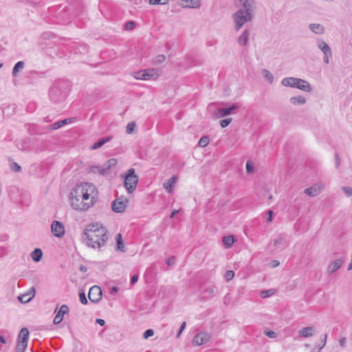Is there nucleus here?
I'll use <instances>...</instances> for the list:
<instances>
[{"label":"nucleus","instance_id":"nucleus-40","mask_svg":"<svg viewBox=\"0 0 352 352\" xmlns=\"http://www.w3.org/2000/svg\"><path fill=\"white\" fill-rule=\"evenodd\" d=\"M264 334L270 338H276L277 337V333L272 330H266L264 331Z\"/></svg>","mask_w":352,"mask_h":352},{"label":"nucleus","instance_id":"nucleus-1","mask_svg":"<svg viewBox=\"0 0 352 352\" xmlns=\"http://www.w3.org/2000/svg\"><path fill=\"white\" fill-rule=\"evenodd\" d=\"M70 195L73 208L85 210L94 204L96 195V188L91 184L83 183L74 188Z\"/></svg>","mask_w":352,"mask_h":352},{"label":"nucleus","instance_id":"nucleus-50","mask_svg":"<svg viewBox=\"0 0 352 352\" xmlns=\"http://www.w3.org/2000/svg\"><path fill=\"white\" fill-rule=\"evenodd\" d=\"M204 292L208 294V295H212L214 292V288L213 287H208L205 289Z\"/></svg>","mask_w":352,"mask_h":352},{"label":"nucleus","instance_id":"nucleus-32","mask_svg":"<svg viewBox=\"0 0 352 352\" xmlns=\"http://www.w3.org/2000/svg\"><path fill=\"white\" fill-rule=\"evenodd\" d=\"M262 73L263 74L264 78L270 83L272 84L274 81V76L273 75L266 69H263L262 70Z\"/></svg>","mask_w":352,"mask_h":352},{"label":"nucleus","instance_id":"nucleus-39","mask_svg":"<svg viewBox=\"0 0 352 352\" xmlns=\"http://www.w3.org/2000/svg\"><path fill=\"white\" fill-rule=\"evenodd\" d=\"M234 273L232 270H228L226 272L224 278L227 281L232 280L234 278Z\"/></svg>","mask_w":352,"mask_h":352},{"label":"nucleus","instance_id":"nucleus-25","mask_svg":"<svg viewBox=\"0 0 352 352\" xmlns=\"http://www.w3.org/2000/svg\"><path fill=\"white\" fill-rule=\"evenodd\" d=\"M72 121H73L72 118H67V119H65V120H60V121L56 122L54 123L53 124H52L50 126V129L51 130H56V129H58L60 128L61 126H64L65 124L72 123Z\"/></svg>","mask_w":352,"mask_h":352},{"label":"nucleus","instance_id":"nucleus-18","mask_svg":"<svg viewBox=\"0 0 352 352\" xmlns=\"http://www.w3.org/2000/svg\"><path fill=\"white\" fill-rule=\"evenodd\" d=\"M296 88L306 92H311L312 91V87L310 83L301 78H298Z\"/></svg>","mask_w":352,"mask_h":352},{"label":"nucleus","instance_id":"nucleus-37","mask_svg":"<svg viewBox=\"0 0 352 352\" xmlns=\"http://www.w3.org/2000/svg\"><path fill=\"white\" fill-rule=\"evenodd\" d=\"M245 166L248 174H250L254 171V165L251 161H248Z\"/></svg>","mask_w":352,"mask_h":352},{"label":"nucleus","instance_id":"nucleus-26","mask_svg":"<svg viewBox=\"0 0 352 352\" xmlns=\"http://www.w3.org/2000/svg\"><path fill=\"white\" fill-rule=\"evenodd\" d=\"M176 182L177 177L175 176H173L164 183V188L167 192H171L173 190V186L176 183Z\"/></svg>","mask_w":352,"mask_h":352},{"label":"nucleus","instance_id":"nucleus-64","mask_svg":"<svg viewBox=\"0 0 352 352\" xmlns=\"http://www.w3.org/2000/svg\"><path fill=\"white\" fill-rule=\"evenodd\" d=\"M4 348L2 346H0V351H3Z\"/></svg>","mask_w":352,"mask_h":352},{"label":"nucleus","instance_id":"nucleus-35","mask_svg":"<svg viewBox=\"0 0 352 352\" xmlns=\"http://www.w3.org/2000/svg\"><path fill=\"white\" fill-rule=\"evenodd\" d=\"M166 60V56L164 54L157 55L155 60H153V63L155 65H160L163 63Z\"/></svg>","mask_w":352,"mask_h":352},{"label":"nucleus","instance_id":"nucleus-20","mask_svg":"<svg viewBox=\"0 0 352 352\" xmlns=\"http://www.w3.org/2000/svg\"><path fill=\"white\" fill-rule=\"evenodd\" d=\"M180 4L183 8H198L200 7L199 0H181Z\"/></svg>","mask_w":352,"mask_h":352},{"label":"nucleus","instance_id":"nucleus-59","mask_svg":"<svg viewBox=\"0 0 352 352\" xmlns=\"http://www.w3.org/2000/svg\"><path fill=\"white\" fill-rule=\"evenodd\" d=\"M109 163L110 164V166H115L117 164V161L116 159L112 158L109 160Z\"/></svg>","mask_w":352,"mask_h":352},{"label":"nucleus","instance_id":"nucleus-4","mask_svg":"<svg viewBox=\"0 0 352 352\" xmlns=\"http://www.w3.org/2000/svg\"><path fill=\"white\" fill-rule=\"evenodd\" d=\"M65 82L56 83L50 91V97L52 100L58 102L63 100L67 94V87Z\"/></svg>","mask_w":352,"mask_h":352},{"label":"nucleus","instance_id":"nucleus-33","mask_svg":"<svg viewBox=\"0 0 352 352\" xmlns=\"http://www.w3.org/2000/svg\"><path fill=\"white\" fill-rule=\"evenodd\" d=\"M116 241H117V245L118 249L121 252H124V247L122 243V239L121 234H118L116 235Z\"/></svg>","mask_w":352,"mask_h":352},{"label":"nucleus","instance_id":"nucleus-24","mask_svg":"<svg viewBox=\"0 0 352 352\" xmlns=\"http://www.w3.org/2000/svg\"><path fill=\"white\" fill-rule=\"evenodd\" d=\"M314 328L313 327H307L301 329L298 331L300 336L303 338H309L314 335Z\"/></svg>","mask_w":352,"mask_h":352},{"label":"nucleus","instance_id":"nucleus-7","mask_svg":"<svg viewBox=\"0 0 352 352\" xmlns=\"http://www.w3.org/2000/svg\"><path fill=\"white\" fill-rule=\"evenodd\" d=\"M29 338V331L27 328L23 327L21 329L19 333L17 344L16 347V352H24L28 346V341Z\"/></svg>","mask_w":352,"mask_h":352},{"label":"nucleus","instance_id":"nucleus-2","mask_svg":"<svg viewBox=\"0 0 352 352\" xmlns=\"http://www.w3.org/2000/svg\"><path fill=\"white\" fill-rule=\"evenodd\" d=\"M82 239L90 248H100L108 240L107 230L101 223H90L85 228Z\"/></svg>","mask_w":352,"mask_h":352},{"label":"nucleus","instance_id":"nucleus-17","mask_svg":"<svg viewBox=\"0 0 352 352\" xmlns=\"http://www.w3.org/2000/svg\"><path fill=\"white\" fill-rule=\"evenodd\" d=\"M323 189V186L322 184H315L313 186L306 188L304 191L305 194L311 197H315L319 195L322 190Z\"/></svg>","mask_w":352,"mask_h":352},{"label":"nucleus","instance_id":"nucleus-61","mask_svg":"<svg viewBox=\"0 0 352 352\" xmlns=\"http://www.w3.org/2000/svg\"><path fill=\"white\" fill-rule=\"evenodd\" d=\"M331 57V56H327V55H324V62L327 64H328L329 63V58Z\"/></svg>","mask_w":352,"mask_h":352},{"label":"nucleus","instance_id":"nucleus-21","mask_svg":"<svg viewBox=\"0 0 352 352\" xmlns=\"http://www.w3.org/2000/svg\"><path fill=\"white\" fill-rule=\"evenodd\" d=\"M250 32L248 30H245L241 36H239L237 39L238 43L241 46H245L248 44L249 38H250Z\"/></svg>","mask_w":352,"mask_h":352},{"label":"nucleus","instance_id":"nucleus-36","mask_svg":"<svg viewBox=\"0 0 352 352\" xmlns=\"http://www.w3.org/2000/svg\"><path fill=\"white\" fill-rule=\"evenodd\" d=\"M135 127V122H129L127 126H126V133L128 134H131L133 133V131H134V129Z\"/></svg>","mask_w":352,"mask_h":352},{"label":"nucleus","instance_id":"nucleus-31","mask_svg":"<svg viewBox=\"0 0 352 352\" xmlns=\"http://www.w3.org/2000/svg\"><path fill=\"white\" fill-rule=\"evenodd\" d=\"M24 67V63L23 61L17 62L12 69V75L16 76L18 72Z\"/></svg>","mask_w":352,"mask_h":352},{"label":"nucleus","instance_id":"nucleus-38","mask_svg":"<svg viewBox=\"0 0 352 352\" xmlns=\"http://www.w3.org/2000/svg\"><path fill=\"white\" fill-rule=\"evenodd\" d=\"M274 294L272 289H267V290H263L261 292V295L262 298H265L267 297H269L272 296Z\"/></svg>","mask_w":352,"mask_h":352},{"label":"nucleus","instance_id":"nucleus-45","mask_svg":"<svg viewBox=\"0 0 352 352\" xmlns=\"http://www.w3.org/2000/svg\"><path fill=\"white\" fill-rule=\"evenodd\" d=\"M79 298H80V301L82 304H83V305L87 304V300L85 294L84 292H82L79 293Z\"/></svg>","mask_w":352,"mask_h":352},{"label":"nucleus","instance_id":"nucleus-5","mask_svg":"<svg viewBox=\"0 0 352 352\" xmlns=\"http://www.w3.org/2000/svg\"><path fill=\"white\" fill-rule=\"evenodd\" d=\"M161 75V72L159 69L150 68L139 71L135 75V78L138 80H157Z\"/></svg>","mask_w":352,"mask_h":352},{"label":"nucleus","instance_id":"nucleus-23","mask_svg":"<svg viewBox=\"0 0 352 352\" xmlns=\"http://www.w3.org/2000/svg\"><path fill=\"white\" fill-rule=\"evenodd\" d=\"M309 28L314 33L319 35L323 34L325 31L324 26L318 23H311Z\"/></svg>","mask_w":352,"mask_h":352},{"label":"nucleus","instance_id":"nucleus-14","mask_svg":"<svg viewBox=\"0 0 352 352\" xmlns=\"http://www.w3.org/2000/svg\"><path fill=\"white\" fill-rule=\"evenodd\" d=\"M35 294V288L32 287L25 294L19 296L18 299L22 303H26L30 302L34 297Z\"/></svg>","mask_w":352,"mask_h":352},{"label":"nucleus","instance_id":"nucleus-48","mask_svg":"<svg viewBox=\"0 0 352 352\" xmlns=\"http://www.w3.org/2000/svg\"><path fill=\"white\" fill-rule=\"evenodd\" d=\"M186 322H183L182 323V325L180 327V329L177 334V338H179L181 335V333H182V331L184 330V329L186 328Z\"/></svg>","mask_w":352,"mask_h":352},{"label":"nucleus","instance_id":"nucleus-43","mask_svg":"<svg viewBox=\"0 0 352 352\" xmlns=\"http://www.w3.org/2000/svg\"><path fill=\"white\" fill-rule=\"evenodd\" d=\"M232 122V118H226L220 121V125L222 128H225L228 126Z\"/></svg>","mask_w":352,"mask_h":352},{"label":"nucleus","instance_id":"nucleus-22","mask_svg":"<svg viewBox=\"0 0 352 352\" xmlns=\"http://www.w3.org/2000/svg\"><path fill=\"white\" fill-rule=\"evenodd\" d=\"M298 78L294 77L285 78L282 80L281 84L285 87L296 88Z\"/></svg>","mask_w":352,"mask_h":352},{"label":"nucleus","instance_id":"nucleus-58","mask_svg":"<svg viewBox=\"0 0 352 352\" xmlns=\"http://www.w3.org/2000/svg\"><path fill=\"white\" fill-rule=\"evenodd\" d=\"M339 343H340V345L341 346H344L345 345V343H346V338H341L340 340H339Z\"/></svg>","mask_w":352,"mask_h":352},{"label":"nucleus","instance_id":"nucleus-51","mask_svg":"<svg viewBox=\"0 0 352 352\" xmlns=\"http://www.w3.org/2000/svg\"><path fill=\"white\" fill-rule=\"evenodd\" d=\"M138 278H139L138 275H134V276H133L131 277L130 284H131V285H134L135 283H137V282H138Z\"/></svg>","mask_w":352,"mask_h":352},{"label":"nucleus","instance_id":"nucleus-11","mask_svg":"<svg viewBox=\"0 0 352 352\" xmlns=\"http://www.w3.org/2000/svg\"><path fill=\"white\" fill-rule=\"evenodd\" d=\"M210 336L206 332L197 333L193 338L192 344L194 346H200L206 344L210 340Z\"/></svg>","mask_w":352,"mask_h":352},{"label":"nucleus","instance_id":"nucleus-10","mask_svg":"<svg viewBox=\"0 0 352 352\" xmlns=\"http://www.w3.org/2000/svg\"><path fill=\"white\" fill-rule=\"evenodd\" d=\"M51 231L56 237L60 238L65 234V226L61 222L54 221L51 225Z\"/></svg>","mask_w":352,"mask_h":352},{"label":"nucleus","instance_id":"nucleus-57","mask_svg":"<svg viewBox=\"0 0 352 352\" xmlns=\"http://www.w3.org/2000/svg\"><path fill=\"white\" fill-rule=\"evenodd\" d=\"M8 339L5 338L2 336H0V343L6 344L8 343Z\"/></svg>","mask_w":352,"mask_h":352},{"label":"nucleus","instance_id":"nucleus-19","mask_svg":"<svg viewBox=\"0 0 352 352\" xmlns=\"http://www.w3.org/2000/svg\"><path fill=\"white\" fill-rule=\"evenodd\" d=\"M318 47L322 52L324 55L332 56V52L330 47L322 40H318L317 42Z\"/></svg>","mask_w":352,"mask_h":352},{"label":"nucleus","instance_id":"nucleus-16","mask_svg":"<svg viewBox=\"0 0 352 352\" xmlns=\"http://www.w3.org/2000/svg\"><path fill=\"white\" fill-rule=\"evenodd\" d=\"M344 263L343 258H338L335 261L331 262L327 267V272L329 274H332L336 271H338L340 267L342 266V263Z\"/></svg>","mask_w":352,"mask_h":352},{"label":"nucleus","instance_id":"nucleus-63","mask_svg":"<svg viewBox=\"0 0 352 352\" xmlns=\"http://www.w3.org/2000/svg\"><path fill=\"white\" fill-rule=\"evenodd\" d=\"M80 270H81L82 272H86V271H87V268H86L85 266L81 265V266H80Z\"/></svg>","mask_w":352,"mask_h":352},{"label":"nucleus","instance_id":"nucleus-46","mask_svg":"<svg viewBox=\"0 0 352 352\" xmlns=\"http://www.w3.org/2000/svg\"><path fill=\"white\" fill-rule=\"evenodd\" d=\"M342 189L346 196L350 197L352 195V188L344 186L342 188Z\"/></svg>","mask_w":352,"mask_h":352},{"label":"nucleus","instance_id":"nucleus-30","mask_svg":"<svg viewBox=\"0 0 352 352\" xmlns=\"http://www.w3.org/2000/svg\"><path fill=\"white\" fill-rule=\"evenodd\" d=\"M43 256L42 250L39 248H36L31 254L32 260L35 262L41 261Z\"/></svg>","mask_w":352,"mask_h":352},{"label":"nucleus","instance_id":"nucleus-47","mask_svg":"<svg viewBox=\"0 0 352 352\" xmlns=\"http://www.w3.org/2000/svg\"><path fill=\"white\" fill-rule=\"evenodd\" d=\"M11 168L14 172H19L21 170V166L15 162L11 164Z\"/></svg>","mask_w":352,"mask_h":352},{"label":"nucleus","instance_id":"nucleus-6","mask_svg":"<svg viewBox=\"0 0 352 352\" xmlns=\"http://www.w3.org/2000/svg\"><path fill=\"white\" fill-rule=\"evenodd\" d=\"M138 182V177L135 174V169L130 168L125 177L124 186L129 193L134 191Z\"/></svg>","mask_w":352,"mask_h":352},{"label":"nucleus","instance_id":"nucleus-9","mask_svg":"<svg viewBox=\"0 0 352 352\" xmlns=\"http://www.w3.org/2000/svg\"><path fill=\"white\" fill-rule=\"evenodd\" d=\"M102 290L100 287L94 285L89 289L88 297L89 299L94 303L98 302L102 298Z\"/></svg>","mask_w":352,"mask_h":352},{"label":"nucleus","instance_id":"nucleus-29","mask_svg":"<svg viewBox=\"0 0 352 352\" xmlns=\"http://www.w3.org/2000/svg\"><path fill=\"white\" fill-rule=\"evenodd\" d=\"M234 242V238L232 235H228L223 237V243L226 248H230Z\"/></svg>","mask_w":352,"mask_h":352},{"label":"nucleus","instance_id":"nucleus-34","mask_svg":"<svg viewBox=\"0 0 352 352\" xmlns=\"http://www.w3.org/2000/svg\"><path fill=\"white\" fill-rule=\"evenodd\" d=\"M209 138L208 136H203L198 142L200 147H206L209 144Z\"/></svg>","mask_w":352,"mask_h":352},{"label":"nucleus","instance_id":"nucleus-53","mask_svg":"<svg viewBox=\"0 0 352 352\" xmlns=\"http://www.w3.org/2000/svg\"><path fill=\"white\" fill-rule=\"evenodd\" d=\"M327 335L325 334L324 336V338L322 340V346H319L318 352L325 346L326 342H327Z\"/></svg>","mask_w":352,"mask_h":352},{"label":"nucleus","instance_id":"nucleus-12","mask_svg":"<svg viewBox=\"0 0 352 352\" xmlns=\"http://www.w3.org/2000/svg\"><path fill=\"white\" fill-rule=\"evenodd\" d=\"M127 200L118 198L112 202L111 208L115 212H122L126 207Z\"/></svg>","mask_w":352,"mask_h":352},{"label":"nucleus","instance_id":"nucleus-62","mask_svg":"<svg viewBox=\"0 0 352 352\" xmlns=\"http://www.w3.org/2000/svg\"><path fill=\"white\" fill-rule=\"evenodd\" d=\"M178 212H179V210H174L172 212V213H171V214H170V218H173V217H174L176 214H177Z\"/></svg>","mask_w":352,"mask_h":352},{"label":"nucleus","instance_id":"nucleus-52","mask_svg":"<svg viewBox=\"0 0 352 352\" xmlns=\"http://www.w3.org/2000/svg\"><path fill=\"white\" fill-rule=\"evenodd\" d=\"M335 159H336V168H338L341 163V161H340L339 155L337 153L335 154Z\"/></svg>","mask_w":352,"mask_h":352},{"label":"nucleus","instance_id":"nucleus-42","mask_svg":"<svg viewBox=\"0 0 352 352\" xmlns=\"http://www.w3.org/2000/svg\"><path fill=\"white\" fill-rule=\"evenodd\" d=\"M136 23L134 21H128L125 25V29L131 31L135 28Z\"/></svg>","mask_w":352,"mask_h":352},{"label":"nucleus","instance_id":"nucleus-41","mask_svg":"<svg viewBox=\"0 0 352 352\" xmlns=\"http://www.w3.org/2000/svg\"><path fill=\"white\" fill-rule=\"evenodd\" d=\"M168 2V0H149L151 4L166 5Z\"/></svg>","mask_w":352,"mask_h":352},{"label":"nucleus","instance_id":"nucleus-3","mask_svg":"<svg viewBox=\"0 0 352 352\" xmlns=\"http://www.w3.org/2000/svg\"><path fill=\"white\" fill-rule=\"evenodd\" d=\"M234 3L238 10L232 14V19L238 31L254 19L255 0H235Z\"/></svg>","mask_w":352,"mask_h":352},{"label":"nucleus","instance_id":"nucleus-28","mask_svg":"<svg viewBox=\"0 0 352 352\" xmlns=\"http://www.w3.org/2000/svg\"><path fill=\"white\" fill-rule=\"evenodd\" d=\"M290 102L294 105H302L306 103V98L302 96H294L290 98Z\"/></svg>","mask_w":352,"mask_h":352},{"label":"nucleus","instance_id":"nucleus-56","mask_svg":"<svg viewBox=\"0 0 352 352\" xmlns=\"http://www.w3.org/2000/svg\"><path fill=\"white\" fill-rule=\"evenodd\" d=\"M96 323L100 324V326H103L105 324V322L103 319L98 318L96 320Z\"/></svg>","mask_w":352,"mask_h":352},{"label":"nucleus","instance_id":"nucleus-49","mask_svg":"<svg viewBox=\"0 0 352 352\" xmlns=\"http://www.w3.org/2000/svg\"><path fill=\"white\" fill-rule=\"evenodd\" d=\"M175 257L171 256L166 259V263L168 265L170 266L175 263Z\"/></svg>","mask_w":352,"mask_h":352},{"label":"nucleus","instance_id":"nucleus-55","mask_svg":"<svg viewBox=\"0 0 352 352\" xmlns=\"http://www.w3.org/2000/svg\"><path fill=\"white\" fill-rule=\"evenodd\" d=\"M267 214L268 215V217H267V220L268 222H271L272 221L273 211L272 210H268Z\"/></svg>","mask_w":352,"mask_h":352},{"label":"nucleus","instance_id":"nucleus-60","mask_svg":"<svg viewBox=\"0 0 352 352\" xmlns=\"http://www.w3.org/2000/svg\"><path fill=\"white\" fill-rule=\"evenodd\" d=\"M118 288L117 287H113L111 289V294H115L118 292Z\"/></svg>","mask_w":352,"mask_h":352},{"label":"nucleus","instance_id":"nucleus-44","mask_svg":"<svg viewBox=\"0 0 352 352\" xmlns=\"http://www.w3.org/2000/svg\"><path fill=\"white\" fill-rule=\"evenodd\" d=\"M154 334V331L153 329H147L144 331V339H148V338L153 336Z\"/></svg>","mask_w":352,"mask_h":352},{"label":"nucleus","instance_id":"nucleus-27","mask_svg":"<svg viewBox=\"0 0 352 352\" xmlns=\"http://www.w3.org/2000/svg\"><path fill=\"white\" fill-rule=\"evenodd\" d=\"M111 140V137L107 136L104 137L100 140H98L97 142H96L91 146V148L92 150H96L99 148H100L102 146H103L107 142H109Z\"/></svg>","mask_w":352,"mask_h":352},{"label":"nucleus","instance_id":"nucleus-54","mask_svg":"<svg viewBox=\"0 0 352 352\" xmlns=\"http://www.w3.org/2000/svg\"><path fill=\"white\" fill-rule=\"evenodd\" d=\"M279 265V261L276 260H274L270 263V267L272 268H275Z\"/></svg>","mask_w":352,"mask_h":352},{"label":"nucleus","instance_id":"nucleus-8","mask_svg":"<svg viewBox=\"0 0 352 352\" xmlns=\"http://www.w3.org/2000/svg\"><path fill=\"white\" fill-rule=\"evenodd\" d=\"M289 245V237L285 234H280L274 241V245L276 249L283 250Z\"/></svg>","mask_w":352,"mask_h":352},{"label":"nucleus","instance_id":"nucleus-13","mask_svg":"<svg viewBox=\"0 0 352 352\" xmlns=\"http://www.w3.org/2000/svg\"><path fill=\"white\" fill-rule=\"evenodd\" d=\"M239 105L236 103H234L228 108H222L218 109L217 110L216 116L219 118L226 117L231 113H232L233 111L238 109Z\"/></svg>","mask_w":352,"mask_h":352},{"label":"nucleus","instance_id":"nucleus-15","mask_svg":"<svg viewBox=\"0 0 352 352\" xmlns=\"http://www.w3.org/2000/svg\"><path fill=\"white\" fill-rule=\"evenodd\" d=\"M69 311V307L66 305H63L54 318V324H58L60 323L63 319L64 315L68 314Z\"/></svg>","mask_w":352,"mask_h":352}]
</instances>
